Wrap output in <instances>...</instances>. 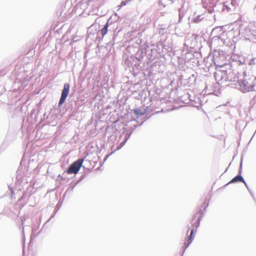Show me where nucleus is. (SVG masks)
<instances>
[{
  "mask_svg": "<svg viewBox=\"0 0 256 256\" xmlns=\"http://www.w3.org/2000/svg\"><path fill=\"white\" fill-rule=\"evenodd\" d=\"M243 78L238 80L240 90L242 93L256 91V84L253 76L247 74L246 70L242 72Z\"/></svg>",
  "mask_w": 256,
  "mask_h": 256,
  "instance_id": "1",
  "label": "nucleus"
},
{
  "mask_svg": "<svg viewBox=\"0 0 256 256\" xmlns=\"http://www.w3.org/2000/svg\"><path fill=\"white\" fill-rule=\"evenodd\" d=\"M238 72L234 70L233 67L230 68H228V70H226L224 73H220L219 72H215L214 76L216 79L218 80H221L225 82H238Z\"/></svg>",
  "mask_w": 256,
  "mask_h": 256,
  "instance_id": "2",
  "label": "nucleus"
},
{
  "mask_svg": "<svg viewBox=\"0 0 256 256\" xmlns=\"http://www.w3.org/2000/svg\"><path fill=\"white\" fill-rule=\"evenodd\" d=\"M236 64L240 69H244L247 66H252L256 64V58H252L250 59L248 58H238V60H235Z\"/></svg>",
  "mask_w": 256,
  "mask_h": 256,
  "instance_id": "3",
  "label": "nucleus"
},
{
  "mask_svg": "<svg viewBox=\"0 0 256 256\" xmlns=\"http://www.w3.org/2000/svg\"><path fill=\"white\" fill-rule=\"evenodd\" d=\"M84 159L79 158L70 165L66 172L68 174H76L82 165Z\"/></svg>",
  "mask_w": 256,
  "mask_h": 256,
  "instance_id": "4",
  "label": "nucleus"
},
{
  "mask_svg": "<svg viewBox=\"0 0 256 256\" xmlns=\"http://www.w3.org/2000/svg\"><path fill=\"white\" fill-rule=\"evenodd\" d=\"M70 85L68 83H65L62 92L61 96L58 102V106L60 108L64 102L70 92Z\"/></svg>",
  "mask_w": 256,
  "mask_h": 256,
  "instance_id": "5",
  "label": "nucleus"
},
{
  "mask_svg": "<svg viewBox=\"0 0 256 256\" xmlns=\"http://www.w3.org/2000/svg\"><path fill=\"white\" fill-rule=\"evenodd\" d=\"M196 224H197V220L192 224V226H194V227L196 228V229H197V228H196ZM196 230H194V228H193L191 230L190 234L188 236V238L186 240V241L184 244V246H183L184 250H183V252H182V254L181 256H183V254H184L185 250L192 242L194 240V236L193 235H194V234L196 232Z\"/></svg>",
  "mask_w": 256,
  "mask_h": 256,
  "instance_id": "6",
  "label": "nucleus"
},
{
  "mask_svg": "<svg viewBox=\"0 0 256 256\" xmlns=\"http://www.w3.org/2000/svg\"><path fill=\"white\" fill-rule=\"evenodd\" d=\"M110 19H108L104 27L102 28L100 32H98V34H100L102 38L107 34L108 30V28L109 27L110 28L109 30H110L112 28V30L114 31L115 26H117L118 23L116 22H110Z\"/></svg>",
  "mask_w": 256,
  "mask_h": 256,
  "instance_id": "7",
  "label": "nucleus"
},
{
  "mask_svg": "<svg viewBox=\"0 0 256 256\" xmlns=\"http://www.w3.org/2000/svg\"><path fill=\"white\" fill-rule=\"evenodd\" d=\"M138 125L134 124L130 128V130L126 131V134L124 136V139L123 140L120 142V146L118 148V149H120L122 148L126 143V142L128 141L130 137V136L132 134V132L135 130V129L136 128Z\"/></svg>",
  "mask_w": 256,
  "mask_h": 256,
  "instance_id": "8",
  "label": "nucleus"
},
{
  "mask_svg": "<svg viewBox=\"0 0 256 256\" xmlns=\"http://www.w3.org/2000/svg\"><path fill=\"white\" fill-rule=\"evenodd\" d=\"M237 66L236 64V62L234 59H232V62L230 64H226L222 66H220L219 67L220 68V70H217L216 72H220V73H224L226 70H228V68H233L234 66Z\"/></svg>",
  "mask_w": 256,
  "mask_h": 256,
  "instance_id": "9",
  "label": "nucleus"
},
{
  "mask_svg": "<svg viewBox=\"0 0 256 256\" xmlns=\"http://www.w3.org/2000/svg\"><path fill=\"white\" fill-rule=\"evenodd\" d=\"M240 31L248 37H250L251 36H256V31L250 30L249 27L245 28L244 29H242V27H240Z\"/></svg>",
  "mask_w": 256,
  "mask_h": 256,
  "instance_id": "10",
  "label": "nucleus"
},
{
  "mask_svg": "<svg viewBox=\"0 0 256 256\" xmlns=\"http://www.w3.org/2000/svg\"><path fill=\"white\" fill-rule=\"evenodd\" d=\"M238 182H242V183H245V180L242 176V174H238L235 177H234L233 178H232L228 184H226V185H224V186H226L230 184H234V183H236Z\"/></svg>",
  "mask_w": 256,
  "mask_h": 256,
  "instance_id": "11",
  "label": "nucleus"
},
{
  "mask_svg": "<svg viewBox=\"0 0 256 256\" xmlns=\"http://www.w3.org/2000/svg\"><path fill=\"white\" fill-rule=\"evenodd\" d=\"M218 6H220V8L223 11H226V12H230L232 10H234V8H232V6L226 4H225L219 3Z\"/></svg>",
  "mask_w": 256,
  "mask_h": 256,
  "instance_id": "12",
  "label": "nucleus"
},
{
  "mask_svg": "<svg viewBox=\"0 0 256 256\" xmlns=\"http://www.w3.org/2000/svg\"><path fill=\"white\" fill-rule=\"evenodd\" d=\"M204 209L203 210H200L198 214H200L198 218L197 219V224H196V228H198L200 224V222L202 218L204 215Z\"/></svg>",
  "mask_w": 256,
  "mask_h": 256,
  "instance_id": "13",
  "label": "nucleus"
},
{
  "mask_svg": "<svg viewBox=\"0 0 256 256\" xmlns=\"http://www.w3.org/2000/svg\"><path fill=\"white\" fill-rule=\"evenodd\" d=\"M147 112L146 109H144V110H141L140 108H136L134 110V113L137 116H144Z\"/></svg>",
  "mask_w": 256,
  "mask_h": 256,
  "instance_id": "14",
  "label": "nucleus"
},
{
  "mask_svg": "<svg viewBox=\"0 0 256 256\" xmlns=\"http://www.w3.org/2000/svg\"><path fill=\"white\" fill-rule=\"evenodd\" d=\"M204 18L203 15H198L193 18V22L196 23L200 22Z\"/></svg>",
  "mask_w": 256,
  "mask_h": 256,
  "instance_id": "15",
  "label": "nucleus"
},
{
  "mask_svg": "<svg viewBox=\"0 0 256 256\" xmlns=\"http://www.w3.org/2000/svg\"><path fill=\"white\" fill-rule=\"evenodd\" d=\"M196 76L193 74L188 78V82L190 84H194L196 82Z\"/></svg>",
  "mask_w": 256,
  "mask_h": 256,
  "instance_id": "16",
  "label": "nucleus"
},
{
  "mask_svg": "<svg viewBox=\"0 0 256 256\" xmlns=\"http://www.w3.org/2000/svg\"><path fill=\"white\" fill-rule=\"evenodd\" d=\"M212 6H210V8L208 10L209 13H212L214 10V8L216 6V4L214 2L212 3Z\"/></svg>",
  "mask_w": 256,
  "mask_h": 256,
  "instance_id": "17",
  "label": "nucleus"
},
{
  "mask_svg": "<svg viewBox=\"0 0 256 256\" xmlns=\"http://www.w3.org/2000/svg\"><path fill=\"white\" fill-rule=\"evenodd\" d=\"M76 186V184H75V183H74V184H73V186H69V187L67 188V190H66V192L65 194H64V196H65V195H66V194L67 192H72V191L74 190V188Z\"/></svg>",
  "mask_w": 256,
  "mask_h": 256,
  "instance_id": "18",
  "label": "nucleus"
},
{
  "mask_svg": "<svg viewBox=\"0 0 256 256\" xmlns=\"http://www.w3.org/2000/svg\"><path fill=\"white\" fill-rule=\"evenodd\" d=\"M214 91L213 90L212 92H211L210 90H208V86H206L204 89L203 90L202 92H204V94H206L207 95L210 94L212 93H214Z\"/></svg>",
  "mask_w": 256,
  "mask_h": 256,
  "instance_id": "19",
  "label": "nucleus"
},
{
  "mask_svg": "<svg viewBox=\"0 0 256 256\" xmlns=\"http://www.w3.org/2000/svg\"><path fill=\"white\" fill-rule=\"evenodd\" d=\"M128 2V0H124L121 2V4L118 6V10H120L122 6H126Z\"/></svg>",
  "mask_w": 256,
  "mask_h": 256,
  "instance_id": "20",
  "label": "nucleus"
},
{
  "mask_svg": "<svg viewBox=\"0 0 256 256\" xmlns=\"http://www.w3.org/2000/svg\"><path fill=\"white\" fill-rule=\"evenodd\" d=\"M245 185V186H246V188L248 189V192H250V194L252 195V198H254V194H252L250 190V189L249 187L248 186L247 184L246 183V182H245V183H244Z\"/></svg>",
  "mask_w": 256,
  "mask_h": 256,
  "instance_id": "21",
  "label": "nucleus"
},
{
  "mask_svg": "<svg viewBox=\"0 0 256 256\" xmlns=\"http://www.w3.org/2000/svg\"><path fill=\"white\" fill-rule=\"evenodd\" d=\"M84 177H85V176L84 174L81 176L80 177V178L79 180L77 182H75V184H76V185H77L84 178Z\"/></svg>",
  "mask_w": 256,
  "mask_h": 256,
  "instance_id": "22",
  "label": "nucleus"
},
{
  "mask_svg": "<svg viewBox=\"0 0 256 256\" xmlns=\"http://www.w3.org/2000/svg\"><path fill=\"white\" fill-rule=\"evenodd\" d=\"M236 1L235 0H232L230 5L232 6V8H234V6L236 4Z\"/></svg>",
  "mask_w": 256,
  "mask_h": 256,
  "instance_id": "23",
  "label": "nucleus"
},
{
  "mask_svg": "<svg viewBox=\"0 0 256 256\" xmlns=\"http://www.w3.org/2000/svg\"><path fill=\"white\" fill-rule=\"evenodd\" d=\"M242 170V159L241 160L240 164V166L238 170V174H241Z\"/></svg>",
  "mask_w": 256,
  "mask_h": 256,
  "instance_id": "24",
  "label": "nucleus"
},
{
  "mask_svg": "<svg viewBox=\"0 0 256 256\" xmlns=\"http://www.w3.org/2000/svg\"><path fill=\"white\" fill-rule=\"evenodd\" d=\"M183 18V16L180 12L179 13V20L178 22H180L182 18Z\"/></svg>",
  "mask_w": 256,
  "mask_h": 256,
  "instance_id": "25",
  "label": "nucleus"
},
{
  "mask_svg": "<svg viewBox=\"0 0 256 256\" xmlns=\"http://www.w3.org/2000/svg\"><path fill=\"white\" fill-rule=\"evenodd\" d=\"M196 214H195L194 216H193L192 218V222H192L196 218Z\"/></svg>",
  "mask_w": 256,
  "mask_h": 256,
  "instance_id": "26",
  "label": "nucleus"
},
{
  "mask_svg": "<svg viewBox=\"0 0 256 256\" xmlns=\"http://www.w3.org/2000/svg\"><path fill=\"white\" fill-rule=\"evenodd\" d=\"M158 2H159V4H160V5H162V6H165V5H164V4L162 3V0H159Z\"/></svg>",
  "mask_w": 256,
  "mask_h": 256,
  "instance_id": "27",
  "label": "nucleus"
},
{
  "mask_svg": "<svg viewBox=\"0 0 256 256\" xmlns=\"http://www.w3.org/2000/svg\"><path fill=\"white\" fill-rule=\"evenodd\" d=\"M204 204L206 205V206L204 208V210H206V208L208 206V202H207L206 204V202H204Z\"/></svg>",
  "mask_w": 256,
  "mask_h": 256,
  "instance_id": "28",
  "label": "nucleus"
},
{
  "mask_svg": "<svg viewBox=\"0 0 256 256\" xmlns=\"http://www.w3.org/2000/svg\"><path fill=\"white\" fill-rule=\"evenodd\" d=\"M55 213H54V214H52L50 217V218L48 220V221L50 220L53 218H54V216H55Z\"/></svg>",
  "mask_w": 256,
  "mask_h": 256,
  "instance_id": "29",
  "label": "nucleus"
},
{
  "mask_svg": "<svg viewBox=\"0 0 256 256\" xmlns=\"http://www.w3.org/2000/svg\"><path fill=\"white\" fill-rule=\"evenodd\" d=\"M8 188H9V189L10 190L12 194L14 193V192L13 191L12 188L10 187V186H9Z\"/></svg>",
  "mask_w": 256,
  "mask_h": 256,
  "instance_id": "30",
  "label": "nucleus"
},
{
  "mask_svg": "<svg viewBox=\"0 0 256 256\" xmlns=\"http://www.w3.org/2000/svg\"><path fill=\"white\" fill-rule=\"evenodd\" d=\"M108 156H109V154L106 155V156L105 157L104 161L105 162L107 160V158H108Z\"/></svg>",
  "mask_w": 256,
  "mask_h": 256,
  "instance_id": "31",
  "label": "nucleus"
},
{
  "mask_svg": "<svg viewBox=\"0 0 256 256\" xmlns=\"http://www.w3.org/2000/svg\"><path fill=\"white\" fill-rule=\"evenodd\" d=\"M108 156H109V154L106 155V156L105 157L104 161L105 162L107 160V158H108Z\"/></svg>",
  "mask_w": 256,
  "mask_h": 256,
  "instance_id": "32",
  "label": "nucleus"
},
{
  "mask_svg": "<svg viewBox=\"0 0 256 256\" xmlns=\"http://www.w3.org/2000/svg\"><path fill=\"white\" fill-rule=\"evenodd\" d=\"M58 208H58V209H57V210H56V208H55V210H54V213H55V214H56V213L57 212H58Z\"/></svg>",
  "mask_w": 256,
  "mask_h": 256,
  "instance_id": "33",
  "label": "nucleus"
},
{
  "mask_svg": "<svg viewBox=\"0 0 256 256\" xmlns=\"http://www.w3.org/2000/svg\"><path fill=\"white\" fill-rule=\"evenodd\" d=\"M168 1L170 2L171 3H173L175 1V0H168Z\"/></svg>",
  "mask_w": 256,
  "mask_h": 256,
  "instance_id": "34",
  "label": "nucleus"
},
{
  "mask_svg": "<svg viewBox=\"0 0 256 256\" xmlns=\"http://www.w3.org/2000/svg\"><path fill=\"white\" fill-rule=\"evenodd\" d=\"M253 78L254 79V81H255V82L256 84V76H253Z\"/></svg>",
  "mask_w": 256,
  "mask_h": 256,
  "instance_id": "35",
  "label": "nucleus"
},
{
  "mask_svg": "<svg viewBox=\"0 0 256 256\" xmlns=\"http://www.w3.org/2000/svg\"><path fill=\"white\" fill-rule=\"evenodd\" d=\"M24 228H22V234H24Z\"/></svg>",
  "mask_w": 256,
  "mask_h": 256,
  "instance_id": "36",
  "label": "nucleus"
},
{
  "mask_svg": "<svg viewBox=\"0 0 256 256\" xmlns=\"http://www.w3.org/2000/svg\"><path fill=\"white\" fill-rule=\"evenodd\" d=\"M189 230H190V228H188V230H187V234H188V232H189Z\"/></svg>",
  "mask_w": 256,
  "mask_h": 256,
  "instance_id": "37",
  "label": "nucleus"
},
{
  "mask_svg": "<svg viewBox=\"0 0 256 256\" xmlns=\"http://www.w3.org/2000/svg\"><path fill=\"white\" fill-rule=\"evenodd\" d=\"M162 30H164V29H166V28L164 27V28H162Z\"/></svg>",
  "mask_w": 256,
  "mask_h": 256,
  "instance_id": "38",
  "label": "nucleus"
}]
</instances>
